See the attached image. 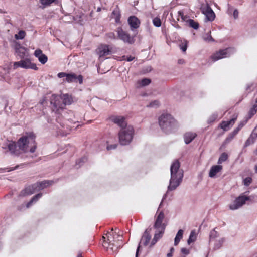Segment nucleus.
Returning <instances> with one entry per match:
<instances>
[{
    "instance_id": "1",
    "label": "nucleus",
    "mask_w": 257,
    "mask_h": 257,
    "mask_svg": "<svg viewBox=\"0 0 257 257\" xmlns=\"http://www.w3.org/2000/svg\"><path fill=\"white\" fill-rule=\"evenodd\" d=\"M2 148L5 153L10 152L12 155L17 157L28 151L34 153L36 148L35 136L33 133H26L17 143L8 141L3 145Z\"/></svg>"
},
{
    "instance_id": "2",
    "label": "nucleus",
    "mask_w": 257,
    "mask_h": 257,
    "mask_svg": "<svg viewBox=\"0 0 257 257\" xmlns=\"http://www.w3.org/2000/svg\"><path fill=\"white\" fill-rule=\"evenodd\" d=\"M171 178L167 188V192L175 190L181 184L184 172L180 168V164L178 160H174L170 167Z\"/></svg>"
},
{
    "instance_id": "3",
    "label": "nucleus",
    "mask_w": 257,
    "mask_h": 257,
    "mask_svg": "<svg viewBox=\"0 0 257 257\" xmlns=\"http://www.w3.org/2000/svg\"><path fill=\"white\" fill-rule=\"evenodd\" d=\"M119 231L118 229L115 228V231L113 232V228H111V231L108 232L106 236L107 237V241L104 240L102 245L108 251L110 250L112 252H116L119 248H120L122 245V237L118 234ZM103 239H105V236H103Z\"/></svg>"
},
{
    "instance_id": "4",
    "label": "nucleus",
    "mask_w": 257,
    "mask_h": 257,
    "mask_svg": "<svg viewBox=\"0 0 257 257\" xmlns=\"http://www.w3.org/2000/svg\"><path fill=\"white\" fill-rule=\"evenodd\" d=\"M72 102V98L68 94H63L61 97L57 95H53L51 98L52 111L55 114H59L65 105L71 104Z\"/></svg>"
},
{
    "instance_id": "5",
    "label": "nucleus",
    "mask_w": 257,
    "mask_h": 257,
    "mask_svg": "<svg viewBox=\"0 0 257 257\" xmlns=\"http://www.w3.org/2000/svg\"><path fill=\"white\" fill-rule=\"evenodd\" d=\"M159 125L166 133L171 132L178 126V123L173 117L167 113H162L158 118Z\"/></svg>"
},
{
    "instance_id": "6",
    "label": "nucleus",
    "mask_w": 257,
    "mask_h": 257,
    "mask_svg": "<svg viewBox=\"0 0 257 257\" xmlns=\"http://www.w3.org/2000/svg\"><path fill=\"white\" fill-rule=\"evenodd\" d=\"M164 218V213L163 211H160L156 217L155 224L154 225V227L156 229V231L154 238L152 240L151 246L154 245L157 241L162 237L163 234H164L166 227L165 224L163 223Z\"/></svg>"
},
{
    "instance_id": "7",
    "label": "nucleus",
    "mask_w": 257,
    "mask_h": 257,
    "mask_svg": "<svg viewBox=\"0 0 257 257\" xmlns=\"http://www.w3.org/2000/svg\"><path fill=\"white\" fill-rule=\"evenodd\" d=\"M134 135V130L131 125L121 128L118 133L119 143L122 145H128L132 142Z\"/></svg>"
},
{
    "instance_id": "8",
    "label": "nucleus",
    "mask_w": 257,
    "mask_h": 257,
    "mask_svg": "<svg viewBox=\"0 0 257 257\" xmlns=\"http://www.w3.org/2000/svg\"><path fill=\"white\" fill-rule=\"evenodd\" d=\"M255 196L251 195L246 196L243 194L240 195L237 197L234 201L229 205L230 210H235L241 207L246 202V201L251 200L254 198Z\"/></svg>"
},
{
    "instance_id": "9",
    "label": "nucleus",
    "mask_w": 257,
    "mask_h": 257,
    "mask_svg": "<svg viewBox=\"0 0 257 257\" xmlns=\"http://www.w3.org/2000/svg\"><path fill=\"white\" fill-rule=\"evenodd\" d=\"M235 52V49L233 48L229 47L224 49L219 50L216 52L211 57L213 61H217L219 59L230 56Z\"/></svg>"
},
{
    "instance_id": "10",
    "label": "nucleus",
    "mask_w": 257,
    "mask_h": 257,
    "mask_svg": "<svg viewBox=\"0 0 257 257\" xmlns=\"http://www.w3.org/2000/svg\"><path fill=\"white\" fill-rule=\"evenodd\" d=\"M200 10L205 15V20L208 21H213L214 20L215 14L206 1L201 4Z\"/></svg>"
},
{
    "instance_id": "11",
    "label": "nucleus",
    "mask_w": 257,
    "mask_h": 257,
    "mask_svg": "<svg viewBox=\"0 0 257 257\" xmlns=\"http://www.w3.org/2000/svg\"><path fill=\"white\" fill-rule=\"evenodd\" d=\"M116 32L117 34V38L123 42L131 44L134 43L135 39L134 37L131 36L130 34L124 31L121 27L117 28Z\"/></svg>"
},
{
    "instance_id": "12",
    "label": "nucleus",
    "mask_w": 257,
    "mask_h": 257,
    "mask_svg": "<svg viewBox=\"0 0 257 257\" xmlns=\"http://www.w3.org/2000/svg\"><path fill=\"white\" fill-rule=\"evenodd\" d=\"M14 69L21 67L25 69H32L37 70L38 67L34 63H31L29 59H25L18 62H15L13 64Z\"/></svg>"
},
{
    "instance_id": "13",
    "label": "nucleus",
    "mask_w": 257,
    "mask_h": 257,
    "mask_svg": "<svg viewBox=\"0 0 257 257\" xmlns=\"http://www.w3.org/2000/svg\"><path fill=\"white\" fill-rule=\"evenodd\" d=\"M150 230L151 229H147L145 230L141 238V240L138 245V246L137 248L136 257L138 256L139 251L140 248V244H142L144 246H147L150 242V239L151 238V235H150Z\"/></svg>"
},
{
    "instance_id": "14",
    "label": "nucleus",
    "mask_w": 257,
    "mask_h": 257,
    "mask_svg": "<svg viewBox=\"0 0 257 257\" xmlns=\"http://www.w3.org/2000/svg\"><path fill=\"white\" fill-rule=\"evenodd\" d=\"M68 83H73L78 82L79 84L83 82V77L81 75H77L75 73H68L67 77L63 80Z\"/></svg>"
},
{
    "instance_id": "15",
    "label": "nucleus",
    "mask_w": 257,
    "mask_h": 257,
    "mask_svg": "<svg viewBox=\"0 0 257 257\" xmlns=\"http://www.w3.org/2000/svg\"><path fill=\"white\" fill-rule=\"evenodd\" d=\"M36 191H38V190L35 184H34L27 186L24 190H23L21 192L20 196H25L30 195Z\"/></svg>"
},
{
    "instance_id": "16",
    "label": "nucleus",
    "mask_w": 257,
    "mask_h": 257,
    "mask_svg": "<svg viewBox=\"0 0 257 257\" xmlns=\"http://www.w3.org/2000/svg\"><path fill=\"white\" fill-rule=\"evenodd\" d=\"M128 23L130 26L131 30L138 28L140 25L139 19L136 16H130L127 20Z\"/></svg>"
},
{
    "instance_id": "17",
    "label": "nucleus",
    "mask_w": 257,
    "mask_h": 257,
    "mask_svg": "<svg viewBox=\"0 0 257 257\" xmlns=\"http://www.w3.org/2000/svg\"><path fill=\"white\" fill-rule=\"evenodd\" d=\"M111 50L107 45H101L97 49V53L100 57L109 55Z\"/></svg>"
},
{
    "instance_id": "18",
    "label": "nucleus",
    "mask_w": 257,
    "mask_h": 257,
    "mask_svg": "<svg viewBox=\"0 0 257 257\" xmlns=\"http://www.w3.org/2000/svg\"><path fill=\"white\" fill-rule=\"evenodd\" d=\"M237 118L236 116H234L233 118L229 121H223L220 124V126L224 131H227L229 129L230 126H232Z\"/></svg>"
},
{
    "instance_id": "19",
    "label": "nucleus",
    "mask_w": 257,
    "mask_h": 257,
    "mask_svg": "<svg viewBox=\"0 0 257 257\" xmlns=\"http://www.w3.org/2000/svg\"><path fill=\"white\" fill-rule=\"evenodd\" d=\"M34 55L43 64L46 63L48 60L47 57L45 54H43L42 51L40 49L36 50L34 52Z\"/></svg>"
},
{
    "instance_id": "20",
    "label": "nucleus",
    "mask_w": 257,
    "mask_h": 257,
    "mask_svg": "<svg viewBox=\"0 0 257 257\" xmlns=\"http://www.w3.org/2000/svg\"><path fill=\"white\" fill-rule=\"evenodd\" d=\"M113 121L121 128H124L127 125L126 122L125 120V118L122 116H115L112 119Z\"/></svg>"
},
{
    "instance_id": "21",
    "label": "nucleus",
    "mask_w": 257,
    "mask_h": 257,
    "mask_svg": "<svg viewBox=\"0 0 257 257\" xmlns=\"http://www.w3.org/2000/svg\"><path fill=\"white\" fill-rule=\"evenodd\" d=\"M53 183V181L45 180L40 182L35 183L38 191L43 189L44 188L52 185Z\"/></svg>"
},
{
    "instance_id": "22",
    "label": "nucleus",
    "mask_w": 257,
    "mask_h": 257,
    "mask_svg": "<svg viewBox=\"0 0 257 257\" xmlns=\"http://www.w3.org/2000/svg\"><path fill=\"white\" fill-rule=\"evenodd\" d=\"M222 169V166L221 165H214L212 166L209 172V176L213 178L217 173L219 172Z\"/></svg>"
},
{
    "instance_id": "23",
    "label": "nucleus",
    "mask_w": 257,
    "mask_h": 257,
    "mask_svg": "<svg viewBox=\"0 0 257 257\" xmlns=\"http://www.w3.org/2000/svg\"><path fill=\"white\" fill-rule=\"evenodd\" d=\"M113 141H116L115 138L114 137H110L108 140H107L106 142V143L107 144V150H110L115 149L116 148L117 146V143H113Z\"/></svg>"
},
{
    "instance_id": "24",
    "label": "nucleus",
    "mask_w": 257,
    "mask_h": 257,
    "mask_svg": "<svg viewBox=\"0 0 257 257\" xmlns=\"http://www.w3.org/2000/svg\"><path fill=\"white\" fill-rule=\"evenodd\" d=\"M196 134L195 133L187 132L184 134V139L186 144H189L196 137Z\"/></svg>"
},
{
    "instance_id": "25",
    "label": "nucleus",
    "mask_w": 257,
    "mask_h": 257,
    "mask_svg": "<svg viewBox=\"0 0 257 257\" xmlns=\"http://www.w3.org/2000/svg\"><path fill=\"white\" fill-rule=\"evenodd\" d=\"M16 52L21 58H24L25 57L27 56V49L22 46H19L16 48Z\"/></svg>"
},
{
    "instance_id": "26",
    "label": "nucleus",
    "mask_w": 257,
    "mask_h": 257,
    "mask_svg": "<svg viewBox=\"0 0 257 257\" xmlns=\"http://www.w3.org/2000/svg\"><path fill=\"white\" fill-rule=\"evenodd\" d=\"M257 139V132H252L248 139L246 141L245 143V146H248L251 144L254 143L255 140Z\"/></svg>"
},
{
    "instance_id": "27",
    "label": "nucleus",
    "mask_w": 257,
    "mask_h": 257,
    "mask_svg": "<svg viewBox=\"0 0 257 257\" xmlns=\"http://www.w3.org/2000/svg\"><path fill=\"white\" fill-rule=\"evenodd\" d=\"M257 139V132H252L248 139L246 141L245 143V146H248L251 144L254 143L255 140Z\"/></svg>"
},
{
    "instance_id": "28",
    "label": "nucleus",
    "mask_w": 257,
    "mask_h": 257,
    "mask_svg": "<svg viewBox=\"0 0 257 257\" xmlns=\"http://www.w3.org/2000/svg\"><path fill=\"white\" fill-rule=\"evenodd\" d=\"M111 18L114 19L116 23H118L120 22V13L118 8H115L112 12Z\"/></svg>"
},
{
    "instance_id": "29",
    "label": "nucleus",
    "mask_w": 257,
    "mask_h": 257,
    "mask_svg": "<svg viewBox=\"0 0 257 257\" xmlns=\"http://www.w3.org/2000/svg\"><path fill=\"white\" fill-rule=\"evenodd\" d=\"M42 196V193H38L36 195L34 196L31 200L27 204L26 207L27 208L30 207L33 203L36 202Z\"/></svg>"
},
{
    "instance_id": "30",
    "label": "nucleus",
    "mask_w": 257,
    "mask_h": 257,
    "mask_svg": "<svg viewBox=\"0 0 257 257\" xmlns=\"http://www.w3.org/2000/svg\"><path fill=\"white\" fill-rule=\"evenodd\" d=\"M197 233L195 230H193L191 231L189 238L187 240V243L190 245L191 243L195 242L197 238Z\"/></svg>"
},
{
    "instance_id": "31",
    "label": "nucleus",
    "mask_w": 257,
    "mask_h": 257,
    "mask_svg": "<svg viewBox=\"0 0 257 257\" xmlns=\"http://www.w3.org/2000/svg\"><path fill=\"white\" fill-rule=\"evenodd\" d=\"M184 231L182 229H180L178 230V232L176 234V235L174 240V245H177L179 243L180 240L183 237Z\"/></svg>"
},
{
    "instance_id": "32",
    "label": "nucleus",
    "mask_w": 257,
    "mask_h": 257,
    "mask_svg": "<svg viewBox=\"0 0 257 257\" xmlns=\"http://www.w3.org/2000/svg\"><path fill=\"white\" fill-rule=\"evenodd\" d=\"M39 2L42 5V7L44 8L49 6L51 4L53 3H57L58 0H39Z\"/></svg>"
},
{
    "instance_id": "33",
    "label": "nucleus",
    "mask_w": 257,
    "mask_h": 257,
    "mask_svg": "<svg viewBox=\"0 0 257 257\" xmlns=\"http://www.w3.org/2000/svg\"><path fill=\"white\" fill-rule=\"evenodd\" d=\"M228 155L226 153L224 152L222 153L218 159L217 163L218 164H222L223 162L226 161L228 159Z\"/></svg>"
},
{
    "instance_id": "34",
    "label": "nucleus",
    "mask_w": 257,
    "mask_h": 257,
    "mask_svg": "<svg viewBox=\"0 0 257 257\" xmlns=\"http://www.w3.org/2000/svg\"><path fill=\"white\" fill-rule=\"evenodd\" d=\"M223 114H221L219 116L218 115V112H215L213 113L209 118L208 121L209 123H211L214 122L216 119H217L219 117L220 118L223 116Z\"/></svg>"
},
{
    "instance_id": "35",
    "label": "nucleus",
    "mask_w": 257,
    "mask_h": 257,
    "mask_svg": "<svg viewBox=\"0 0 257 257\" xmlns=\"http://www.w3.org/2000/svg\"><path fill=\"white\" fill-rule=\"evenodd\" d=\"M224 241L225 239L224 238H221L216 240L214 243V248L215 249H219L222 246Z\"/></svg>"
},
{
    "instance_id": "36",
    "label": "nucleus",
    "mask_w": 257,
    "mask_h": 257,
    "mask_svg": "<svg viewBox=\"0 0 257 257\" xmlns=\"http://www.w3.org/2000/svg\"><path fill=\"white\" fill-rule=\"evenodd\" d=\"M239 131V128H238L237 127L235 128L234 131L230 134L229 136L226 138L225 140L226 142H228L231 141L234 138V137L238 134Z\"/></svg>"
},
{
    "instance_id": "37",
    "label": "nucleus",
    "mask_w": 257,
    "mask_h": 257,
    "mask_svg": "<svg viewBox=\"0 0 257 257\" xmlns=\"http://www.w3.org/2000/svg\"><path fill=\"white\" fill-rule=\"evenodd\" d=\"M188 23L189 26L194 29H197L199 27V24L192 19H188Z\"/></svg>"
},
{
    "instance_id": "38",
    "label": "nucleus",
    "mask_w": 257,
    "mask_h": 257,
    "mask_svg": "<svg viewBox=\"0 0 257 257\" xmlns=\"http://www.w3.org/2000/svg\"><path fill=\"white\" fill-rule=\"evenodd\" d=\"M26 35V33L23 30H20L18 34L15 35V38L17 40H22L24 38Z\"/></svg>"
},
{
    "instance_id": "39",
    "label": "nucleus",
    "mask_w": 257,
    "mask_h": 257,
    "mask_svg": "<svg viewBox=\"0 0 257 257\" xmlns=\"http://www.w3.org/2000/svg\"><path fill=\"white\" fill-rule=\"evenodd\" d=\"M256 104H255L252 108L250 109L249 112V118H250L252 116H253L256 112L257 111V98L255 101Z\"/></svg>"
},
{
    "instance_id": "40",
    "label": "nucleus",
    "mask_w": 257,
    "mask_h": 257,
    "mask_svg": "<svg viewBox=\"0 0 257 257\" xmlns=\"http://www.w3.org/2000/svg\"><path fill=\"white\" fill-rule=\"evenodd\" d=\"M160 102L158 100H154L153 101H151L149 104H148L147 105V107H150V108H157L160 105Z\"/></svg>"
},
{
    "instance_id": "41",
    "label": "nucleus",
    "mask_w": 257,
    "mask_h": 257,
    "mask_svg": "<svg viewBox=\"0 0 257 257\" xmlns=\"http://www.w3.org/2000/svg\"><path fill=\"white\" fill-rule=\"evenodd\" d=\"M153 25L157 27L161 26L162 22L159 17H156L153 19L152 21Z\"/></svg>"
},
{
    "instance_id": "42",
    "label": "nucleus",
    "mask_w": 257,
    "mask_h": 257,
    "mask_svg": "<svg viewBox=\"0 0 257 257\" xmlns=\"http://www.w3.org/2000/svg\"><path fill=\"white\" fill-rule=\"evenodd\" d=\"M140 85L142 86H145L148 85L151 83V80L148 78H144L139 81Z\"/></svg>"
},
{
    "instance_id": "43",
    "label": "nucleus",
    "mask_w": 257,
    "mask_h": 257,
    "mask_svg": "<svg viewBox=\"0 0 257 257\" xmlns=\"http://www.w3.org/2000/svg\"><path fill=\"white\" fill-rule=\"evenodd\" d=\"M252 182V179L251 177H246L243 180V184L245 186H248Z\"/></svg>"
},
{
    "instance_id": "44",
    "label": "nucleus",
    "mask_w": 257,
    "mask_h": 257,
    "mask_svg": "<svg viewBox=\"0 0 257 257\" xmlns=\"http://www.w3.org/2000/svg\"><path fill=\"white\" fill-rule=\"evenodd\" d=\"M218 236V233L215 230V229H213L212 231H211L210 233V241L213 239Z\"/></svg>"
},
{
    "instance_id": "45",
    "label": "nucleus",
    "mask_w": 257,
    "mask_h": 257,
    "mask_svg": "<svg viewBox=\"0 0 257 257\" xmlns=\"http://www.w3.org/2000/svg\"><path fill=\"white\" fill-rule=\"evenodd\" d=\"M178 16L181 18V19H182L183 21H186L188 22V20H187V18H188L187 16L186 15H184L183 14V12L182 11H178Z\"/></svg>"
},
{
    "instance_id": "46",
    "label": "nucleus",
    "mask_w": 257,
    "mask_h": 257,
    "mask_svg": "<svg viewBox=\"0 0 257 257\" xmlns=\"http://www.w3.org/2000/svg\"><path fill=\"white\" fill-rule=\"evenodd\" d=\"M187 47V41H185L184 43H182L180 45V48L183 52H185Z\"/></svg>"
},
{
    "instance_id": "47",
    "label": "nucleus",
    "mask_w": 257,
    "mask_h": 257,
    "mask_svg": "<svg viewBox=\"0 0 257 257\" xmlns=\"http://www.w3.org/2000/svg\"><path fill=\"white\" fill-rule=\"evenodd\" d=\"M210 33V31L209 32ZM204 39L207 41H214V39L212 38L210 34H207L204 36Z\"/></svg>"
},
{
    "instance_id": "48",
    "label": "nucleus",
    "mask_w": 257,
    "mask_h": 257,
    "mask_svg": "<svg viewBox=\"0 0 257 257\" xmlns=\"http://www.w3.org/2000/svg\"><path fill=\"white\" fill-rule=\"evenodd\" d=\"M253 85L254 84L253 83H250L248 84L246 88V90L248 91L249 92L252 91V87L253 86Z\"/></svg>"
},
{
    "instance_id": "49",
    "label": "nucleus",
    "mask_w": 257,
    "mask_h": 257,
    "mask_svg": "<svg viewBox=\"0 0 257 257\" xmlns=\"http://www.w3.org/2000/svg\"><path fill=\"white\" fill-rule=\"evenodd\" d=\"M123 60H126V61L128 62L132 61V60H133L135 59V57L133 56H124L123 57Z\"/></svg>"
},
{
    "instance_id": "50",
    "label": "nucleus",
    "mask_w": 257,
    "mask_h": 257,
    "mask_svg": "<svg viewBox=\"0 0 257 257\" xmlns=\"http://www.w3.org/2000/svg\"><path fill=\"white\" fill-rule=\"evenodd\" d=\"M181 252L182 253H183L185 255H188L190 252L189 250L186 248H181Z\"/></svg>"
},
{
    "instance_id": "51",
    "label": "nucleus",
    "mask_w": 257,
    "mask_h": 257,
    "mask_svg": "<svg viewBox=\"0 0 257 257\" xmlns=\"http://www.w3.org/2000/svg\"><path fill=\"white\" fill-rule=\"evenodd\" d=\"M68 73H65V72H60L57 75L58 77L59 78H63V77H67Z\"/></svg>"
},
{
    "instance_id": "52",
    "label": "nucleus",
    "mask_w": 257,
    "mask_h": 257,
    "mask_svg": "<svg viewBox=\"0 0 257 257\" xmlns=\"http://www.w3.org/2000/svg\"><path fill=\"white\" fill-rule=\"evenodd\" d=\"M247 121H243L241 122L238 125L237 127L240 130L246 123Z\"/></svg>"
},
{
    "instance_id": "53",
    "label": "nucleus",
    "mask_w": 257,
    "mask_h": 257,
    "mask_svg": "<svg viewBox=\"0 0 257 257\" xmlns=\"http://www.w3.org/2000/svg\"><path fill=\"white\" fill-rule=\"evenodd\" d=\"M233 17L234 19H237L238 17V12L237 10L235 9L233 12Z\"/></svg>"
},
{
    "instance_id": "54",
    "label": "nucleus",
    "mask_w": 257,
    "mask_h": 257,
    "mask_svg": "<svg viewBox=\"0 0 257 257\" xmlns=\"http://www.w3.org/2000/svg\"><path fill=\"white\" fill-rule=\"evenodd\" d=\"M174 248L172 247L170 249V252L169 253H168L167 254V257H172V252L174 251Z\"/></svg>"
},
{
    "instance_id": "55",
    "label": "nucleus",
    "mask_w": 257,
    "mask_h": 257,
    "mask_svg": "<svg viewBox=\"0 0 257 257\" xmlns=\"http://www.w3.org/2000/svg\"><path fill=\"white\" fill-rule=\"evenodd\" d=\"M107 36L111 39H115V35L113 33H109L107 34Z\"/></svg>"
},
{
    "instance_id": "56",
    "label": "nucleus",
    "mask_w": 257,
    "mask_h": 257,
    "mask_svg": "<svg viewBox=\"0 0 257 257\" xmlns=\"http://www.w3.org/2000/svg\"><path fill=\"white\" fill-rule=\"evenodd\" d=\"M86 161V158H85V157H83V158H82L79 161V162H77L76 163H77V165L78 164H80L81 162H84L85 161ZM81 166L80 164H79V167H80Z\"/></svg>"
},
{
    "instance_id": "57",
    "label": "nucleus",
    "mask_w": 257,
    "mask_h": 257,
    "mask_svg": "<svg viewBox=\"0 0 257 257\" xmlns=\"http://www.w3.org/2000/svg\"><path fill=\"white\" fill-rule=\"evenodd\" d=\"M184 62V60L182 59H180L178 60V63L179 64H183Z\"/></svg>"
},
{
    "instance_id": "58",
    "label": "nucleus",
    "mask_w": 257,
    "mask_h": 257,
    "mask_svg": "<svg viewBox=\"0 0 257 257\" xmlns=\"http://www.w3.org/2000/svg\"><path fill=\"white\" fill-rule=\"evenodd\" d=\"M166 196H167V193H166V194H165L163 196V198H162V201H163V200L166 198Z\"/></svg>"
},
{
    "instance_id": "59",
    "label": "nucleus",
    "mask_w": 257,
    "mask_h": 257,
    "mask_svg": "<svg viewBox=\"0 0 257 257\" xmlns=\"http://www.w3.org/2000/svg\"><path fill=\"white\" fill-rule=\"evenodd\" d=\"M252 131L255 132V133H257V125L255 127Z\"/></svg>"
},
{
    "instance_id": "60",
    "label": "nucleus",
    "mask_w": 257,
    "mask_h": 257,
    "mask_svg": "<svg viewBox=\"0 0 257 257\" xmlns=\"http://www.w3.org/2000/svg\"><path fill=\"white\" fill-rule=\"evenodd\" d=\"M255 172L257 173V164L255 166Z\"/></svg>"
},
{
    "instance_id": "61",
    "label": "nucleus",
    "mask_w": 257,
    "mask_h": 257,
    "mask_svg": "<svg viewBox=\"0 0 257 257\" xmlns=\"http://www.w3.org/2000/svg\"><path fill=\"white\" fill-rule=\"evenodd\" d=\"M100 10H101V8H98L97 10V12H99V11H100Z\"/></svg>"
},
{
    "instance_id": "62",
    "label": "nucleus",
    "mask_w": 257,
    "mask_h": 257,
    "mask_svg": "<svg viewBox=\"0 0 257 257\" xmlns=\"http://www.w3.org/2000/svg\"><path fill=\"white\" fill-rule=\"evenodd\" d=\"M77 257H82L81 254L79 253L77 255Z\"/></svg>"
},
{
    "instance_id": "63",
    "label": "nucleus",
    "mask_w": 257,
    "mask_h": 257,
    "mask_svg": "<svg viewBox=\"0 0 257 257\" xmlns=\"http://www.w3.org/2000/svg\"><path fill=\"white\" fill-rule=\"evenodd\" d=\"M176 27L177 28H178V29H179V28H180V26H179L178 25H177L176 26Z\"/></svg>"
},
{
    "instance_id": "64",
    "label": "nucleus",
    "mask_w": 257,
    "mask_h": 257,
    "mask_svg": "<svg viewBox=\"0 0 257 257\" xmlns=\"http://www.w3.org/2000/svg\"><path fill=\"white\" fill-rule=\"evenodd\" d=\"M161 204H162V202L160 203V205H159V208L160 207V206H161Z\"/></svg>"
}]
</instances>
